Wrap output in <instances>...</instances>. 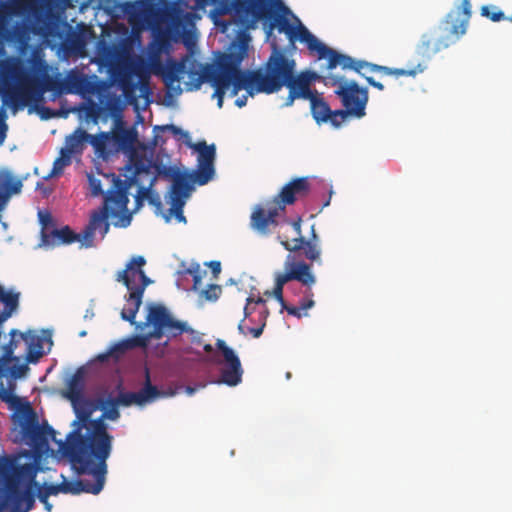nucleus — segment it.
Returning <instances> with one entry per match:
<instances>
[{"label":"nucleus","instance_id":"obj_38","mask_svg":"<svg viewBox=\"0 0 512 512\" xmlns=\"http://www.w3.org/2000/svg\"><path fill=\"white\" fill-rule=\"evenodd\" d=\"M89 137V133L82 128H78L69 137H67L66 147L63 149L71 155L81 153L84 148V143L89 142Z\"/></svg>","mask_w":512,"mask_h":512},{"label":"nucleus","instance_id":"obj_34","mask_svg":"<svg viewBox=\"0 0 512 512\" xmlns=\"http://www.w3.org/2000/svg\"><path fill=\"white\" fill-rule=\"evenodd\" d=\"M126 169L131 171V176L128 178L130 185H140L143 175H151V165L149 161L140 156H131L129 164L126 165Z\"/></svg>","mask_w":512,"mask_h":512},{"label":"nucleus","instance_id":"obj_16","mask_svg":"<svg viewBox=\"0 0 512 512\" xmlns=\"http://www.w3.org/2000/svg\"><path fill=\"white\" fill-rule=\"evenodd\" d=\"M74 412L76 414V420L73 421L75 427L67 436V442L60 443V447H73L77 450L90 452V445L84 442L88 438L87 426L92 421L90 419L93 413L92 404L86 399L72 402Z\"/></svg>","mask_w":512,"mask_h":512},{"label":"nucleus","instance_id":"obj_56","mask_svg":"<svg viewBox=\"0 0 512 512\" xmlns=\"http://www.w3.org/2000/svg\"><path fill=\"white\" fill-rule=\"evenodd\" d=\"M122 89L126 97L130 96V93L134 90V84H131L129 82H126L125 80H122Z\"/></svg>","mask_w":512,"mask_h":512},{"label":"nucleus","instance_id":"obj_64","mask_svg":"<svg viewBox=\"0 0 512 512\" xmlns=\"http://www.w3.org/2000/svg\"><path fill=\"white\" fill-rule=\"evenodd\" d=\"M203 349L205 352L210 353L213 351V347L211 344H204Z\"/></svg>","mask_w":512,"mask_h":512},{"label":"nucleus","instance_id":"obj_40","mask_svg":"<svg viewBox=\"0 0 512 512\" xmlns=\"http://www.w3.org/2000/svg\"><path fill=\"white\" fill-rule=\"evenodd\" d=\"M113 142L112 135L108 132H101L97 135L89 137V143L95 150V153L102 158H106L112 150L109 148L110 143Z\"/></svg>","mask_w":512,"mask_h":512},{"label":"nucleus","instance_id":"obj_41","mask_svg":"<svg viewBox=\"0 0 512 512\" xmlns=\"http://www.w3.org/2000/svg\"><path fill=\"white\" fill-rule=\"evenodd\" d=\"M186 73V64L184 61L171 62L168 64L166 71L164 72V81L168 87L173 83H180Z\"/></svg>","mask_w":512,"mask_h":512},{"label":"nucleus","instance_id":"obj_33","mask_svg":"<svg viewBox=\"0 0 512 512\" xmlns=\"http://www.w3.org/2000/svg\"><path fill=\"white\" fill-rule=\"evenodd\" d=\"M128 202L129 199L125 189H113L109 191L105 197L102 207H107V209H109V215L116 217L121 212L127 210Z\"/></svg>","mask_w":512,"mask_h":512},{"label":"nucleus","instance_id":"obj_22","mask_svg":"<svg viewBox=\"0 0 512 512\" xmlns=\"http://www.w3.org/2000/svg\"><path fill=\"white\" fill-rule=\"evenodd\" d=\"M162 395L161 391L151 384L148 369L145 372L144 386L138 392H120L117 397L113 398L114 403L119 406L129 407L131 405L143 406L154 401Z\"/></svg>","mask_w":512,"mask_h":512},{"label":"nucleus","instance_id":"obj_57","mask_svg":"<svg viewBox=\"0 0 512 512\" xmlns=\"http://www.w3.org/2000/svg\"><path fill=\"white\" fill-rule=\"evenodd\" d=\"M264 326H265V323H263L260 327H255V328H249L248 329V332L254 337V338H259L262 333H263V329H264Z\"/></svg>","mask_w":512,"mask_h":512},{"label":"nucleus","instance_id":"obj_36","mask_svg":"<svg viewBox=\"0 0 512 512\" xmlns=\"http://www.w3.org/2000/svg\"><path fill=\"white\" fill-rule=\"evenodd\" d=\"M20 293L6 291L4 287L0 288V302L5 305L3 311L0 312V326L12 316L19 306Z\"/></svg>","mask_w":512,"mask_h":512},{"label":"nucleus","instance_id":"obj_15","mask_svg":"<svg viewBox=\"0 0 512 512\" xmlns=\"http://www.w3.org/2000/svg\"><path fill=\"white\" fill-rule=\"evenodd\" d=\"M285 221L292 226L296 236L291 240H289L287 237H282L280 235L278 236V239L280 240V243L284 249L290 252H299L302 250L303 255L307 260L321 264V247L319 244V237L315 232L314 225L311 227V237L306 239L302 235V220L300 217L293 221Z\"/></svg>","mask_w":512,"mask_h":512},{"label":"nucleus","instance_id":"obj_6","mask_svg":"<svg viewBox=\"0 0 512 512\" xmlns=\"http://www.w3.org/2000/svg\"><path fill=\"white\" fill-rule=\"evenodd\" d=\"M43 70V77H32L21 73L15 75L16 85L6 87L3 90L2 98L5 104H9L15 111L23 109L30 103H37L42 100L45 92L52 91L61 94L65 91V81L55 79L47 75V65L40 63Z\"/></svg>","mask_w":512,"mask_h":512},{"label":"nucleus","instance_id":"obj_31","mask_svg":"<svg viewBox=\"0 0 512 512\" xmlns=\"http://www.w3.org/2000/svg\"><path fill=\"white\" fill-rule=\"evenodd\" d=\"M193 173H177L173 178V183L170 192V202H177L183 200L186 202L193 190Z\"/></svg>","mask_w":512,"mask_h":512},{"label":"nucleus","instance_id":"obj_49","mask_svg":"<svg viewBox=\"0 0 512 512\" xmlns=\"http://www.w3.org/2000/svg\"><path fill=\"white\" fill-rule=\"evenodd\" d=\"M222 293V287L217 284H210L207 289L202 290L201 295L208 301H216Z\"/></svg>","mask_w":512,"mask_h":512},{"label":"nucleus","instance_id":"obj_5","mask_svg":"<svg viewBox=\"0 0 512 512\" xmlns=\"http://www.w3.org/2000/svg\"><path fill=\"white\" fill-rule=\"evenodd\" d=\"M63 454L69 459L72 468L78 475H91L94 482L78 479L68 481L63 477L60 483L61 493L78 495L80 493L99 494L105 485L107 474V459L91 452L77 450L73 447L61 448Z\"/></svg>","mask_w":512,"mask_h":512},{"label":"nucleus","instance_id":"obj_11","mask_svg":"<svg viewBox=\"0 0 512 512\" xmlns=\"http://www.w3.org/2000/svg\"><path fill=\"white\" fill-rule=\"evenodd\" d=\"M146 324L153 328L150 336L154 339H161L164 336L173 338L187 333L191 343L202 344L203 334L189 327L186 322L174 319L162 304L149 305Z\"/></svg>","mask_w":512,"mask_h":512},{"label":"nucleus","instance_id":"obj_2","mask_svg":"<svg viewBox=\"0 0 512 512\" xmlns=\"http://www.w3.org/2000/svg\"><path fill=\"white\" fill-rule=\"evenodd\" d=\"M37 473L38 467L34 463L18 464L16 458L7 456L0 459L5 501L13 512H29L34 507L35 488L40 502L61 493L60 483L40 486L36 482Z\"/></svg>","mask_w":512,"mask_h":512},{"label":"nucleus","instance_id":"obj_62","mask_svg":"<svg viewBox=\"0 0 512 512\" xmlns=\"http://www.w3.org/2000/svg\"><path fill=\"white\" fill-rule=\"evenodd\" d=\"M42 503L44 504L46 511L50 512L52 509V504L49 502V500L46 499V502H42Z\"/></svg>","mask_w":512,"mask_h":512},{"label":"nucleus","instance_id":"obj_23","mask_svg":"<svg viewBox=\"0 0 512 512\" xmlns=\"http://www.w3.org/2000/svg\"><path fill=\"white\" fill-rule=\"evenodd\" d=\"M325 77L326 76H321L312 70L301 71L298 74L295 73L292 94L286 97L283 106L290 107L296 99L310 98L311 95L318 94L316 90L311 89V85L316 81H322L324 83Z\"/></svg>","mask_w":512,"mask_h":512},{"label":"nucleus","instance_id":"obj_58","mask_svg":"<svg viewBox=\"0 0 512 512\" xmlns=\"http://www.w3.org/2000/svg\"><path fill=\"white\" fill-rule=\"evenodd\" d=\"M6 124L4 122H0V144L3 143L6 136Z\"/></svg>","mask_w":512,"mask_h":512},{"label":"nucleus","instance_id":"obj_61","mask_svg":"<svg viewBox=\"0 0 512 512\" xmlns=\"http://www.w3.org/2000/svg\"><path fill=\"white\" fill-rule=\"evenodd\" d=\"M165 128L172 131L173 134H175V135L182 133V130L179 127L174 126V125H167Z\"/></svg>","mask_w":512,"mask_h":512},{"label":"nucleus","instance_id":"obj_27","mask_svg":"<svg viewBox=\"0 0 512 512\" xmlns=\"http://www.w3.org/2000/svg\"><path fill=\"white\" fill-rule=\"evenodd\" d=\"M81 242L84 246L83 233H75L69 226L60 229L53 228L50 232L42 233V244L48 247H55L62 244Z\"/></svg>","mask_w":512,"mask_h":512},{"label":"nucleus","instance_id":"obj_29","mask_svg":"<svg viewBox=\"0 0 512 512\" xmlns=\"http://www.w3.org/2000/svg\"><path fill=\"white\" fill-rule=\"evenodd\" d=\"M153 338L150 336V332L147 335L135 336L133 338L125 339L113 345L106 353L100 354L98 359L100 361H104L108 359V357L119 358L126 351L134 348V347H145L149 339Z\"/></svg>","mask_w":512,"mask_h":512},{"label":"nucleus","instance_id":"obj_28","mask_svg":"<svg viewBox=\"0 0 512 512\" xmlns=\"http://www.w3.org/2000/svg\"><path fill=\"white\" fill-rule=\"evenodd\" d=\"M28 345L27 361L35 362L44 354V343L52 344V334L49 330H43L41 335L34 331L20 334Z\"/></svg>","mask_w":512,"mask_h":512},{"label":"nucleus","instance_id":"obj_1","mask_svg":"<svg viewBox=\"0 0 512 512\" xmlns=\"http://www.w3.org/2000/svg\"><path fill=\"white\" fill-rule=\"evenodd\" d=\"M183 7H187V0H98L95 8L110 16L120 10L133 26L145 23L152 33V51L161 54L169 52L172 43L180 40L187 47L194 44L193 35L185 32L184 18L189 14L183 13Z\"/></svg>","mask_w":512,"mask_h":512},{"label":"nucleus","instance_id":"obj_42","mask_svg":"<svg viewBox=\"0 0 512 512\" xmlns=\"http://www.w3.org/2000/svg\"><path fill=\"white\" fill-rule=\"evenodd\" d=\"M306 298H307L306 300H302L300 302V305L298 307L297 306H289V305L285 304L282 307V309L286 310L289 315H292V316L300 319L301 317L307 315V313L304 311L312 308L315 305L313 297L306 296Z\"/></svg>","mask_w":512,"mask_h":512},{"label":"nucleus","instance_id":"obj_45","mask_svg":"<svg viewBox=\"0 0 512 512\" xmlns=\"http://www.w3.org/2000/svg\"><path fill=\"white\" fill-rule=\"evenodd\" d=\"M67 397L71 402L85 398L82 394V384L80 382V378L77 375H74L69 381Z\"/></svg>","mask_w":512,"mask_h":512},{"label":"nucleus","instance_id":"obj_18","mask_svg":"<svg viewBox=\"0 0 512 512\" xmlns=\"http://www.w3.org/2000/svg\"><path fill=\"white\" fill-rule=\"evenodd\" d=\"M216 347L223 356V367L220 370V378L217 383L230 387L237 386L242 382L244 373L239 357L222 339L216 341Z\"/></svg>","mask_w":512,"mask_h":512},{"label":"nucleus","instance_id":"obj_14","mask_svg":"<svg viewBox=\"0 0 512 512\" xmlns=\"http://www.w3.org/2000/svg\"><path fill=\"white\" fill-rule=\"evenodd\" d=\"M324 84L336 87L334 92L340 98L342 105L350 113V116L356 118L365 116L368 102V90L366 88L360 87L355 81L333 74L326 75Z\"/></svg>","mask_w":512,"mask_h":512},{"label":"nucleus","instance_id":"obj_37","mask_svg":"<svg viewBox=\"0 0 512 512\" xmlns=\"http://www.w3.org/2000/svg\"><path fill=\"white\" fill-rule=\"evenodd\" d=\"M22 186V181L15 179L8 170H0V199L19 193Z\"/></svg>","mask_w":512,"mask_h":512},{"label":"nucleus","instance_id":"obj_8","mask_svg":"<svg viewBox=\"0 0 512 512\" xmlns=\"http://www.w3.org/2000/svg\"><path fill=\"white\" fill-rule=\"evenodd\" d=\"M295 68L296 63L293 59H289L282 51L274 50L262 67L250 70L257 87L256 91L273 94L287 87L288 95H291Z\"/></svg>","mask_w":512,"mask_h":512},{"label":"nucleus","instance_id":"obj_50","mask_svg":"<svg viewBox=\"0 0 512 512\" xmlns=\"http://www.w3.org/2000/svg\"><path fill=\"white\" fill-rule=\"evenodd\" d=\"M187 273L193 277V289L195 291L199 290L202 285V276L205 274V271H201L199 264L195 266H191Z\"/></svg>","mask_w":512,"mask_h":512},{"label":"nucleus","instance_id":"obj_21","mask_svg":"<svg viewBox=\"0 0 512 512\" xmlns=\"http://www.w3.org/2000/svg\"><path fill=\"white\" fill-rule=\"evenodd\" d=\"M267 206V210L256 206L251 214V227L261 235H268L271 228L277 227L279 225L278 217L285 212L283 204H278L274 199Z\"/></svg>","mask_w":512,"mask_h":512},{"label":"nucleus","instance_id":"obj_59","mask_svg":"<svg viewBox=\"0 0 512 512\" xmlns=\"http://www.w3.org/2000/svg\"><path fill=\"white\" fill-rule=\"evenodd\" d=\"M131 222V216L130 215H124L121 220L119 226L121 227H127Z\"/></svg>","mask_w":512,"mask_h":512},{"label":"nucleus","instance_id":"obj_52","mask_svg":"<svg viewBox=\"0 0 512 512\" xmlns=\"http://www.w3.org/2000/svg\"><path fill=\"white\" fill-rule=\"evenodd\" d=\"M88 180H89V185H90V189H91V194L93 196H98L103 193L102 184H101L100 179L95 178L92 175H89Z\"/></svg>","mask_w":512,"mask_h":512},{"label":"nucleus","instance_id":"obj_54","mask_svg":"<svg viewBox=\"0 0 512 512\" xmlns=\"http://www.w3.org/2000/svg\"><path fill=\"white\" fill-rule=\"evenodd\" d=\"M257 303V304H263L265 303V300L262 298V297H258L257 299H254L252 296L248 297L247 298V304L244 308V315H245V318L248 317L251 312L249 311V308H248V305L251 304V303Z\"/></svg>","mask_w":512,"mask_h":512},{"label":"nucleus","instance_id":"obj_44","mask_svg":"<svg viewBox=\"0 0 512 512\" xmlns=\"http://www.w3.org/2000/svg\"><path fill=\"white\" fill-rule=\"evenodd\" d=\"M72 155L64 149H61L60 156L53 163V168L49 176H57L62 174L63 169L71 164Z\"/></svg>","mask_w":512,"mask_h":512},{"label":"nucleus","instance_id":"obj_19","mask_svg":"<svg viewBox=\"0 0 512 512\" xmlns=\"http://www.w3.org/2000/svg\"><path fill=\"white\" fill-rule=\"evenodd\" d=\"M13 343L12 341L4 346V352L0 357V399L5 402H10L12 395L4 388L2 379L10 377L14 380L23 377L28 371L27 364H19V358L13 356Z\"/></svg>","mask_w":512,"mask_h":512},{"label":"nucleus","instance_id":"obj_17","mask_svg":"<svg viewBox=\"0 0 512 512\" xmlns=\"http://www.w3.org/2000/svg\"><path fill=\"white\" fill-rule=\"evenodd\" d=\"M23 440L35 449H43L49 439L56 441V431L47 423L40 425L37 415L29 408V413L21 423Z\"/></svg>","mask_w":512,"mask_h":512},{"label":"nucleus","instance_id":"obj_20","mask_svg":"<svg viewBox=\"0 0 512 512\" xmlns=\"http://www.w3.org/2000/svg\"><path fill=\"white\" fill-rule=\"evenodd\" d=\"M192 148L198 152L197 168L193 172V182L203 186L214 177L216 148L214 144L207 145L205 141L193 144Z\"/></svg>","mask_w":512,"mask_h":512},{"label":"nucleus","instance_id":"obj_39","mask_svg":"<svg viewBox=\"0 0 512 512\" xmlns=\"http://www.w3.org/2000/svg\"><path fill=\"white\" fill-rule=\"evenodd\" d=\"M210 76V84L214 87L215 91L213 93V97L217 98V105L219 108L223 106V100L226 93V90L229 88V79L225 75H223L222 69L218 68L216 74H212Z\"/></svg>","mask_w":512,"mask_h":512},{"label":"nucleus","instance_id":"obj_7","mask_svg":"<svg viewBox=\"0 0 512 512\" xmlns=\"http://www.w3.org/2000/svg\"><path fill=\"white\" fill-rule=\"evenodd\" d=\"M209 4L216 5L219 15H230L233 22L244 29L255 28L260 20L275 17V10L284 7L281 0H196V6L203 8Z\"/></svg>","mask_w":512,"mask_h":512},{"label":"nucleus","instance_id":"obj_3","mask_svg":"<svg viewBox=\"0 0 512 512\" xmlns=\"http://www.w3.org/2000/svg\"><path fill=\"white\" fill-rule=\"evenodd\" d=\"M279 32H284L290 41L299 40L305 43L308 50L316 53L318 59H327V69L332 70L340 66L343 70L350 69L360 73L362 68H367L370 72L379 71L385 75H412L414 71H406L400 69H390V67L369 63L363 60H355L349 55L342 54L322 43L315 35H313L302 23L292 26L285 18L278 19Z\"/></svg>","mask_w":512,"mask_h":512},{"label":"nucleus","instance_id":"obj_25","mask_svg":"<svg viewBox=\"0 0 512 512\" xmlns=\"http://www.w3.org/2000/svg\"><path fill=\"white\" fill-rule=\"evenodd\" d=\"M309 191L310 183L308 177L295 178L281 189L280 193L274 197V200L278 204H283V208L286 209V205L294 204L297 199L307 196Z\"/></svg>","mask_w":512,"mask_h":512},{"label":"nucleus","instance_id":"obj_55","mask_svg":"<svg viewBox=\"0 0 512 512\" xmlns=\"http://www.w3.org/2000/svg\"><path fill=\"white\" fill-rule=\"evenodd\" d=\"M208 266L211 268L214 277L217 278L221 272V263L219 261H210Z\"/></svg>","mask_w":512,"mask_h":512},{"label":"nucleus","instance_id":"obj_24","mask_svg":"<svg viewBox=\"0 0 512 512\" xmlns=\"http://www.w3.org/2000/svg\"><path fill=\"white\" fill-rule=\"evenodd\" d=\"M26 8V0H15L11 5L0 1V40L6 38L11 41H20L24 31L21 25L16 24L13 29L7 27L6 16L8 14L18 13ZM2 50V41H0V51Z\"/></svg>","mask_w":512,"mask_h":512},{"label":"nucleus","instance_id":"obj_63","mask_svg":"<svg viewBox=\"0 0 512 512\" xmlns=\"http://www.w3.org/2000/svg\"><path fill=\"white\" fill-rule=\"evenodd\" d=\"M242 323H243V320H242V321L239 323V325H238V331H239L241 334L246 335V333H247V332H246V330L244 329V326H243V324H242Z\"/></svg>","mask_w":512,"mask_h":512},{"label":"nucleus","instance_id":"obj_30","mask_svg":"<svg viewBox=\"0 0 512 512\" xmlns=\"http://www.w3.org/2000/svg\"><path fill=\"white\" fill-rule=\"evenodd\" d=\"M111 135L113 143L123 151L133 150L138 142L136 129L134 127L126 128L122 122L117 123Z\"/></svg>","mask_w":512,"mask_h":512},{"label":"nucleus","instance_id":"obj_48","mask_svg":"<svg viewBox=\"0 0 512 512\" xmlns=\"http://www.w3.org/2000/svg\"><path fill=\"white\" fill-rule=\"evenodd\" d=\"M481 15L487 17L493 22H499L505 19L504 13L500 10H496L494 6H483L481 8Z\"/></svg>","mask_w":512,"mask_h":512},{"label":"nucleus","instance_id":"obj_35","mask_svg":"<svg viewBox=\"0 0 512 512\" xmlns=\"http://www.w3.org/2000/svg\"><path fill=\"white\" fill-rule=\"evenodd\" d=\"M310 101L311 114L314 120L320 123H327L331 116V108L326 101L319 94L311 95L310 98H303Z\"/></svg>","mask_w":512,"mask_h":512},{"label":"nucleus","instance_id":"obj_32","mask_svg":"<svg viewBox=\"0 0 512 512\" xmlns=\"http://www.w3.org/2000/svg\"><path fill=\"white\" fill-rule=\"evenodd\" d=\"M218 68H215L212 65H206L202 69L196 68L195 64H192V67L187 70L186 73L188 75V81L185 82L187 91H195L198 90L204 82H210V76L212 74H216Z\"/></svg>","mask_w":512,"mask_h":512},{"label":"nucleus","instance_id":"obj_9","mask_svg":"<svg viewBox=\"0 0 512 512\" xmlns=\"http://www.w3.org/2000/svg\"><path fill=\"white\" fill-rule=\"evenodd\" d=\"M471 8L470 0H461V4L446 16V22L451 24L449 35L439 38L423 35L416 47L417 55L424 60H429L441 50L447 49L456 43L467 31Z\"/></svg>","mask_w":512,"mask_h":512},{"label":"nucleus","instance_id":"obj_43","mask_svg":"<svg viewBox=\"0 0 512 512\" xmlns=\"http://www.w3.org/2000/svg\"><path fill=\"white\" fill-rule=\"evenodd\" d=\"M400 70H403L402 68H399ZM406 71H414V73L411 75V76H415L417 73L419 72H422L424 70V67L421 65V64H418L416 68L414 69H405ZM379 73V71H373L372 73ZM366 73H371L367 68H362L361 71H360V75L362 77L365 78V80L368 82L369 85H371L372 87L382 91L384 89V86L381 82H378L376 81L373 77H370V76H366ZM380 74L383 75L382 72H380ZM384 76H386L384 74ZM395 77V75H393ZM402 75H399V77H401ZM396 78H398V76H396Z\"/></svg>","mask_w":512,"mask_h":512},{"label":"nucleus","instance_id":"obj_13","mask_svg":"<svg viewBox=\"0 0 512 512\" xmlns=\"http://www.w3.org/2000/svg\"><path fill=\"white\" fill-rule=\"evenodd\" d=\"M285 271L278 273L275 277V286L270 293L267 291L265 294L273 295L275 299L283 307L286 302L283 297L284 285L290 281H298L304 287L305 296L313 297L312 286L316 283V277L312 273L311 265L304 261H296L293 256L288 255L284 263Z\"/></svg>","mask_w":512,"mask_h":512},{"label":"nucleus","instance_id":"obj_10","mask_svg":"<svg viewBox=\"0 0 512 512\" xmlns=\"http://www.w3.org/2000/svg\"><path fill=\"white\" fill-rule=\"evenodd\" d=\"M146 260L143 256H134L126 264L125 269L117 272L115 280L123 283L128 290L125 296L126 306L121 311L123 320L135 323V317L142 304V298L146 287L151 283L143 267Z\"/></svg>","mask_w":512,"mask_h":512},{"label":"nucleus","instance_id":"obj_60","mask_svg":"<svg viewBox=\"0 0 512 512\" xmlns=\"http://www.w3.org/2000/svg\"><path fill=\"white\" fill-rule=\"evenodd\" d=\"M247 103V96H242L240 98H238L236 101H235V104L238 106V107H244Z\"/></svg>","mask_w":512,"mask_h":512},{"label":"nucleus","instance_id":"obj_12","mask_svg":"<svg viewBox=\"0 0 512 512\" xmlns=\"http://www.w3.org/2000/svg\"><path fill=\"white\" fill-rule=\"evenodd\" d=\"M118 406L114 403L112 397L107 398L103 402V413L97 418L93 419L87 426L88 438L84 442L90 445V452L93 455L108 459L112 452L113 436L108 433V426L105 419L116 421L120 417Z\"/></svg>","mask_w":512,"mask_h":512},{"label":"nucleus","instance_id":"obj_47","mask_svg":"<svg viewBox=\"0 0 512 512\" xmlns=\"http://www.w3.org/2000/svg\"><path fill=\"white\" fill-rule=\"evenodd\" d=\"M185 203L183 200H177V202H170L171 207L169 209L170 215H173L178 222L186 223V217L183 213V208L185 206Z\"/></svg>","mask_w":512,"mask_h":512},{"label":"nucleus","instance_id":"obj_53","mask_svg":"<svg viewBox=\"0 0 512 512\" xmlns=\"http://www.w3.org/2000/svg\"><path fill=\"white\" fill-rule=\"evenodd\" d=\"M94 1L95 0H72V4H74L75 6L78 4L79 11L83 13L88 9L90 5L93 4Z\"/></svg>","mask_w":512,"mask_h":512},{"label":"nucleus","instance_id":"obj_4","mask_svg":"<svg viewBox=\"0 0 512 512\" xmlns=\"http://www.w3.org/2000/svg\"><path fill=\"white\" fill-rule=\"evenodd\" d=\"M215 25L218 26L222 33H226L231 25H236L239 28L237 39L230 45L229 52L221 55L218 61L219 69H222L223 75L228 77L229 86L232 85L230 95L236 96L242 89L246 90L249 96L259 94L256 91L257 87L250 70H241L240 65L244 58L247 56L250 35L247 33L248 29H244L239 24L233 22V17L229 20H215Z\"/></svg>","mask_w":512,"mask_h":512},{"label":"nucleus","instance_id":"obj_46","mask_svg":"<svg viewBox=\"0 0 512 512\" xmlns=\"http://www.w3.org/2000/svg\"><path fill=\"white\" fill-rule=\"evenodd\" d=\"M348 116H350V113L346 109L331 110V116L329 117L328 122L333 127L339 128Z\"/></svg>","mask_w":512,"mask_h":512},{"label":"nucleus","instance_id":"obj_26","mask_svg":"<svg viewBox=\"0 0 512 512\" xmlns=\"http://www.w3.org/2000/svg\"><path fill=\"white\" fill-rule=\"evenodd\" d=\"M109 216V209L107 207H101L92 212L89 224L82 232L85 247L93 246L94 234L97 230L102 234V237L108 233L110 228Z\"/></svg>","mask_w":512,"mask_h":512},{"label":"nucleus","instance_id":"obj_51","mask_svg":"<svg viewBox=\"0 0 512 512\" xmlns=\"http://www.w3.org/2000/svg\"><path fill=\"white\" fill-rule=\"evenodd\" d=\"M38 216H39V221L42 225L41 234L44 231L50 232L51 231L50 227H53V220H52L51 215L48 212L39 211Z\"/></svg>","mask_w":512,"mask_h":512}]
</instances>
